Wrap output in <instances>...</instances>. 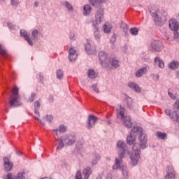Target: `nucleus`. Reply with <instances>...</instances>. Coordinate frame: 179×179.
Listing matches in <instances>:
<instances>
[{
	"label": "nucleus",
	"mask_w": 179,
	"mask_h": 179,
	"mask_svg": "<svg viewBox=\"0 0 179 179\" xmlns=\"http://www.w3.org/2000/svg\"><path fill=\"white\" fill-rule=\"evenodd\" d=\"M20 36H22V37H24V40L27 41L29 45H33V41H31V39L29 38V34H27L26 30L21 29L20 31Z\"/></svg>",
	"instance_id": "2eb2a0df"
},
{
	"label": "nucleus",
	"mask_w": 179,
	"mask_h": 179,
	"mask_svg": "<svg viewBox=\"0 0 179 179\" xmlns=\"http://www.w3.org/2000/svg\"><path fill=\"white\" fill-rule=\"evenodd\" d=\"M117 147L119 149V157H125L129 153L128 151V148L127 147V144H125L124 141H118L117 142Z\"/></svg>",
	"instance_id": "20e7f679"
},
{
	"label": "nucleus",
	"mask_w": 179,
	"mask_h": 179,
	"mask_svg": "<svg viewBox=\"0 0 179 179\" xmlns=\"http://www.w3.org/2000/svg\"><path fill=\"white\" fill-rule=\"evenodd\" d=\"M38 5H40V3H39L38 1H36V2L34 3V6H35L36 8H37V7L38 6Z\"/></svg>",
	"instance_id": "680f3d73"
},
{
	"label": "nucleus",
	"mask_w": 179,
	"mask_h": 179,
	"mask_svg": "<svg viewBox=\"0 0 179 179\" xmlns=\"http://www.w3.org/2000/svg\"><path fill=\"white\" fill-rule=\"evenodd\" d=\"M90 3L92 5V6H96V5H100V1L99 0H89Z\"/></svg>",
	"instance_id": "ea45409f"
},
{
	"label": "nucleus",
	"mask_w": 179,
	"mask_h": 179,
	"mask_svg": "<svg viewBox=\"0 0 179 179\" xmlns=\"http://www.w3.org/2000/svg\"><path fill=\"white\" fill-rule=\"evenodd\" d=\"M6 179H16V178L11 173H8Z\"/></svg>",
	"instance_id": "3c124183"
},
{
	"label": "nucleus",
	"mask_w": 179,
	"mask_h": 179,
	"mask_svg": "<svg viewBox=\"0 0 179 179\" xmlns=\"http://www.w3.org/2000/svg\"><path fill=\"white\" fill-rule=\"evenodd\" d=\"M140 136V144L138 143H134L136 136ZM127 143L133 145V152L129 154L131 159V164L136 166L141 159V148L146 149V143H148V137L146 134H143L141 127H134L130 132V135L127 137Z\"/></svg>",
	"instance_id": "f257e3e1"
},
{
	"label": "nucleus",
	"mask_w": 179,
	"mask_h": 179,
	"mask_svg": "<svg viewBox=\"0 0 179 179\" xmlns=\"http://www.w3.org/2000/svg\"><path fill=\"white\" fill-rule=\"evenodd\" d=\"M39 80L41 83H43L44 82V76H43V73H39Z\"/></svg>",
	"instance_id": "864d4df0"
},
{
	"label": "nucleus",
	"mask_w": 179,
	"mask_h": 179,
	"mask_svg": "<svg viewBox=\"0 0 179 179\" xmlns=\"http://www.w3.org/2000/svg\"><path fill=\"white\" fill-rule=\"evenodd\" d=\"M31 36L34 40H37V38L38 37V31L37 29L34 30L31 33Z\"/></svg>",
	"instance_id": "4c0bfd02"
},
{
	"label": "nucleus",
	"mask_w": 179,
	"mask_h": 179,
	"mask_svg": "<svg viewBox=\"0 0 179 179\" xmlns=\"http://www.w3.org/2000/svg\"><path fill=\"white\" fill-rule=\"evenodd\" d=\"M154 80H159V74L153 75Z\"/></svg>",
	"instance_id": "bf43d9fd"
},
{
	"label": "nucleus",
	"mask_w": 179,
	"mask_h": 179,
	"mask_svg": "<svg viewBox=\"0 0 179 179\" xmlns=\"http://www.w3.org/2000/svg\"><path fill=\"white\" fill-rule=\"evenodd\" d=\"M156 135L159 139H162L163 141H166L167 139V134L163 133L162 131H157Z\"/></svg>",
	"instance_id": "cd10ccee"
},
{
	"label": "nucleus",
	"mask_w": 179,
	"mask_h": 179,
	"mask_svg": "<svg viewBox=\"0 0 179 179\" xmlns=\"http://www.w3.org/2000/svg\"><path fill=\"white\" fill-rule=\"evenodd\" d=\"M123 124L126 128H131L132 127V122L131 121V117L125 116L124 118L122 119Z\"/></svg>",
	"instance_id": "f3484780"
},
{
	"label": "nucleus",
	"mask_w": 179,
	"mask_h": 179,
	"mask_svg": "<svg viewBox=\"0 0 179 179\" xmlns=\"http://www.w3.org/2000/svg\"><path fill=\"white\" fill-rule=\"evenodd\" d=\"M166 174L165 176V179H176V176L177 173L174 169L173 165H167L166 167Z\"/></svg>",
	"instance_id": "423d86ee"
},
{
	"label": "nucleus",
	"mask_w": 179,
	"mask_h": 179,
	"mask_svg": "<svg viewBox=\"0 0 179 179\" xmlns=\"http://www.w3.org/2000/svg\"><path fill=\"white\" fill-rule=\"evenodd\" d=\"M151 48L152 51H156L157 52H160L164 48L163 45V42L159 40H154L151 43Z\"/></svg>",
	"instance_id": "0eeeda50"
},
{
	"label": "nucleus",
	"mask_w": 179,
	"mask_h": 179,
	"mask_svg": "<svg viewBox=\"0 0 179 179\" xmlns=\"http://www.w3.org/2000/svg\"><path fill=\"white\" fill-rule=\"evenodd\" d=\"M165 113L166 114V115H169L171 120H173V121H176V122L179 123V113H177L176 111L171 113V110H170V109H166L165 110Z\"/></svg>",
	"instance_id": "9d476101"
},
{
	"label": "nucleus",
	"mask_w": 179,
	"mask_h": 179,
	"mask_svg": "<svg viewBox=\"0 0 179 179\" xmlns=\"http://www.w3.org/2000/svg\"><path fill=\"white\" fill-rule=\"evenodd\" d=\"M104 33H110L111 31V28L110 27H108L106 24H104L103 27Z\"/></svg>",
	"instance_id": "a19ab883"
},
{
	"label": "nucleus",
	"mask_w": 179,
	"mask_h": 179,
	"mask_svg": "<svg viewBox=\"0 0 179 179\" xmlns=\"http://www.w3.org/2000/svg\"><path fill=\"white\" fill-rule=\"evenodd\" d=\"M53 132H55L57 136H58V129H53Z\"/></svg>",
	"instance_id": "e2e57ef3"
},
{
	"label": "nucleus",
	"mask_w": 179,
	"mask_h": 179,
	"mask_svg": "<svg viewBox=\"0 0 179 179\" xmlns=\"http://www.w3.org/2000/svg\"><path fill=\"white\" fill-rule=\"evenodd\" d=\"M7 25H8V27H9V29H11L12 30H15L16 29V25H13V24L10 22H8Z\"/></svg>",
	"instance_id": "de8ad7c7"
},
{
	"label": "nucleus",
	"mask_w": 179,
	"mask_h": 179,
	"mask_svg": "<svg viewBox=\"0 0 179 179\" xmlns=\"http://www.w3.org/2000/svg\"><path fill=\"white\" fill-rule=\"evenodd\" d=\"M155 7H151L150 8V13H151V15L154 18L155 22H160L161 19L159 17V15H157V9L155 10L153 9Z\"/></svg>",
	"instance_id": "dca6fc26"
},
{
	"label": "nucleus",
	"mask_w": 179,
	"mask_h": 179,
	"mask_svg": "<svg viewBox=\"0 0 179 179\" xmlns=\"http://www.w3.org/2000/svg\"><path fill=\"white\" fill-rule=\"evenodd\" d=\"M3 167L5 171H11L13 169V162L9 160V158L5 157L3 159Z\"/></svg>",
	"instance_id": "9b49d317"
},
{
	"label": "nucleus",
	"mask_w": 179,
	"mask_h": 179,
	"mask_svg": "<svg viewBox=\"0 0 179 179\" xmlns=\"http://www.w3.org/2000/svg\"><path fill=\"white\" fill-rule=\"evenodd\" d=\"M75 179H82V172H80V171H77Z\"/></svg>",
	"instance_id": "a18cd8bd"
},
{
	"label": "nucleus",
	"mask_w": 179,
	"mask_h": 179,
	"mask_svg": "<svg viewBox=\"0 0 179 179\" xmlns=\"http://www.w3.org/2000/svg\"><path fill=\"white\" fill-rule=\"evenodd\" d=\"M155 64L159 66V68H164V62L159 57H156L155 59Z\"/></svg>",
	"instance_id": "a878e982"
},
{
	"label": "nucleus",
	"mask_w": 179,
	"mask_h": 179,
	"mask_svg": "<svg viewBox=\"0 0 179 179\" xmlns=\"http://www.w3.org/2000/svg\"><path fill=\"white\" fill-rule=\"evenodd\" d=\"M34 97H36V93L33 92L31 94V97L29 98V101H31V103H33V101H34Z\"/></svg>",
	"instance_id": "603ef678"
},
{
	"label": "nucleus",
	"mask_w": 179,
	"mask_h": 179,
	"mask_svg": "<svg viewBox=\"0 0 179 179\" xmlns=\"http://www.w3.org/2000/svg\"><path fill=\"white\" fill-rule=\"evenodd\" d=\"M99 120V118L94 115H90L88 117V125L87 129H92L94 125H96V122Z\"/></svg>",
	"instance_id": "f8f14e48"
},
{
	"label": "nucleus",
	"mask_w": 179,
	"mask_h": 179,
	"mask_svg": "<svg viewBox=\"0 0 179 179\" xmlns=\"http://www.w3.org/2000/svg\"><path fill=\"white\" fill-rule=\"evenodd\" d=\"M129 31L132 36H138V33H139V30L136 27L130 29Z\"/></svg>",
	"instance_id": "2f4dec72"
},
{
	"label": "nucleus",
	"mask_w": 179,
	"mask_h": 179,
	"mask_svg": "<svg viewBox=\"0 0 179 179\" xmlns=\"http://www.w3.org/2000/svg\"><path fill=\"white\" fill-rule=\"evenodd\" d=\"M127 103L129 108H132L134 107V102L132 101V98L128 97L127 99Z\"/></svg>",
	"instance_id": "72a5a7b5"
},
{
	"label": "nucleus",
	"mask_w": 179,
	"mask_h": 179,
	"mask_svg": "<svg viewBox=\"0 0 179 179\" xmlns=\"http://www.w3.org/2000/svg\"><path fill=\"white\" fill-rule=\"evenodd\" d=\"M58 143L57 150H61V149H64L65 144L64 143V138H57L56 140Z\"/></svg>",
	"instance_id": "393cba45"
},
{
	"label": "nucleus",
	"mask_w": 179,
	"mask_h": 179,
	"mask_svg": "<svg viewBox=\"0 0 179 179\" xmlns=\"http://www.w3.org/2000/svg\"><path fill=\"white\" fill-rule=\"evenodd\" d=\"M179 66V62L177 61H172L169 64V69H177Z\"/></svg>",
	"instance_id": "bb28decb"
},
{
	"label": "nucleus",
	"mask_w": 179,
	"mask_h": 179,
	"mask_svg": "<svg viewBox=\"0 0 179 179\" xmlns=\"http://www.w3.org/2000/svg\"><path fill=\"white\" fill-rule=\"evenodd\" d=\"M116 40H117V38L115 37V35H113V36L110 38V43H111L112 44H114V43H115V41H116Z\"/></svg>",
	"instance_id": "6e6d98bb"
},
{
	"label": "nucleus",
	"mask_w": 179,
	"mask_h": 179,
	"mask_svg": "<svg viewBox=\"0 0 179 179\" xmlns=\"http://www.w3.org/2000/svg\"><path fill=\"white\" fill-rule=\"evenodd\" d=\"M66 127L64 126V125H60L59 127V132H62V133H64V132H66Z\"/></svg>",
	"instance_id": "37998d69"
},
{
	"label": "nucleus",
	"mask_w": 179,
	"mask_h": 179,
	"mask_svg": "<svg viewBox=\"0 0 179 179\" xmlns=\"http://www.w3.org/2000/svg\"><path fill=\"white\" fill-rule=\"evenodd\" d=\"M46 120L50 123L52 122V120H54V117L52 115H46Z\"/></svg>",
	"instance_id": "8fccbe9b"
},
{
	"label": "nucleus",
	"mask_w": 179,
	"mask_h": 179,
	"mask_svg": "<svg viewBox=\"0 0 179 179\" xmlns=\"http://www.w3.org/2000/svg\"><path fill=\"white\" fill-rule=\"evenodd\" d=\"M107 1V0H99L100 3H103L104 2Z\"/></svg>",
	"instance_id": "0e129e2a"
},
{
	"label": "nucleus",
	"mask_w": 179,
	"mask_h": 179,
	"mask_svg": "<svg viewBox=\"0 0 179 179\" xmlns=\"http://www.w3.org/2000/svg\"><path fill=\"white\" fill-rule=\"evenodd\" d=\"M169 28L172 31H177L179 29V23L177 20L174 19H171L169 20Z\"/></svg>",
	"instance_id": "4468645a"
},
{
	"label": "nucleus",
	"mask_w": 179,
	"mask_h": 179,
	"mask_svg": "<svg viewBox=\"0 0 179 179\" xmlns=\"http://www.w3.org/2000/svg\"><path fill=\"white\" fill-rule=\"evenodd\" d=\"M173 108H175V110H178L179 109V99H178L174 105H173Z\"/></svg>",
	"instance_id": "09e8293b"
},
{
	"label": "nucleus",
	"mask_w": 179,
	"mask_h": 179,
	"mask_svg": "<svg viewBox=\"0 0 179 179\" xmlns=\"http://www.w3.org/2000/svg\"><path fill=\"white\" fill-rule=\"evenodd\" d=\"M83 10L85 16H87V15H89V13L92 12V7L90 6V5L87 4L84 6Z\"/></svg>",
	"instance_id": "c756f323"
},
{
	"label": "nucleus",
	"mask_w": 179,
	"mask_h": 179,
	"mask_svg": "<svg viewBox=\"0 0 179 179\" xmlns=\"http://www.w3.org/2000/svg\"><path fill=\"white\" fill-rule=\"evenodd\" d=\"M168 94H169V97L171 99H172V100H176V99H177L176 95L174 94H173V92H171V91L170 90L168 92Z\"/></svg>",
	"instance_id": "c03bdc74"
},
{
	"label": "nucleus",
	"mask_w": 179,
	"mask_h": 179,
	"mask_svg": "<svg viewBox=\"0 0 179 179\" xmlns=\"http://www.w3.org/2000/svg\"><path fill=\"white\" fill-rule=\"evenodd\" d=\"M99 57L100 64L103 68H108L110 64L113 68H118V66H120V62L117 58L112 57L108 59V55L104 52H100L99 53Z\"/></svg>",
	"instance_id": "f03ea898"
},
{
	"label": "nucleus",
	"mask_w": 179,
	"mask_h": 179,
	"mask_svg": "<svg viewBox=\"0 0 179 179\" xmlns=\"http://www.w3.org/2000/svg\"><path fill=\"white\" fill-rule=\"evenodd\" d=\"M92 168L90 166H87L84 170H83V176H84V179H89V177L92 175Z\"/></svg>",
	"instance_id": "aec40b11"
},
{
	"label": "nucleus",
	"mask_w": 179,
	"mask_h": 179,
	"mask_svg": "<svg viewBox=\"0 0 179 179\" xmlns=\"http://www.w3.org/2000/svg\"><path fill=\"white\" fill-rule=\"evenodd\" d=\"M64 4V6H66L67 9H69V10H72L73 9V6H72V4H71L69 2L65 1Z\"/></svg>",
	"instance_id": "58836bf2"
},
{
	"label": "nucleus",
	"mask_w": 179,
	"mask_h": 179,
	"mask_svg": "<svg viewBox=\"0 0 179 179\" xmlns=\"http://www.w3.org/2000/svg\"><path fill=\"white\" fill-rule=\"evenodd\" d=\"M101 157L100 156V155H99V154L95 155L96 159H94L92 162V165L96 166V164H97V160H100Z\"/></svg>",
	"instance_id": "c9c22d12"
},
{
	"label": "nucleus",
	"mask_w": 179,
	"mask_h": 179,
	"mask_svg": "<svg viewBox=\"0 0 179 179\" xmlns=\"http://www.w3.org/2000/svg\"><path fill=\"white\" fill-rule=\"evenodd\" d=\"M92 89L95 93H100V90H99V88H97V84H93L92 85Z\"/></svg>",
	"instance_id": "79ce46f5"
},
{
	"label": "nucleus",
	"mask_w": 179,
	"mask_h": 179,
	"mask_svg": "<svg viewBox=\"0 0 179 179\" xmlns=\"http://www.w3.org/2000/svg\"><path fill=\"white\" fill-rule=\"evenodd\" d=\"M92 26L94 29V38H95V39L99 41V40H100V37H101L100 31H99V27L97 25L94 24V23H93Z\"/></svg>",
	"instance_id": "4be33fe9"
},
{
	"label": "nucleus",
	"mask_w": 179,
	"mask_h": 179,
	"mask_svg": "<svg viewBox=\"0 0 179 179\" xmlns=\"http://www.w3.org/2000/svg\"><path fill=\"white\" fill-rule=\"evenodd\" d=\"M122 174L124 178H128V168L123 167L122 169Z\"/></svg>",
	"instance_id": "e433bc0d"
},
{
	"label": "nucleus",
	"mask_w": 179,
	"mask_h": 179,
	"mask_svg": "<svg viewBox=\"0 0 179 179\" xmlns=\"http://www.w3.org/2000/svg\"><path fill=\"white\" fill-rule=\"evenodd\" d=\"M35 120H37L38 122L41 124V125H43V126L45 125V124L41 121V120H40V119H38V118H37L36 117H35Z\"/></svg>",
	"instance_id": "13d9d810"
},
{
	"label": "nucleus",
	"mask_w": 179,
	"mask_h": 179,
	"mask_svg": "<svg viewBox=\"0 0 179 179\" xmlns=\"http://www.w3.org/2000/svg\"><path fill=\"white\" fill-rule=\"evenodd\" d=\"M122 159H124V157H120L119 158H115V164L113 166V170H117V169L121 167V162H122Z\"/></svg>",
	"instance_id": "6ab92c4d"
},
{
	"label": "nucleus",
	"mask_w": 179,
	"mask_h": 179,
	"mask_svg": "<svg viewBox=\"0 0 179 179\" xmlns=\"http://www.w3.org/2000/svg\"><path fill=\"white\" fill-rule=\"evenodd\" d=\"M24 174V172L18 173L15 179H24V176H23Z\"/></svg>",
	"instance_id": "49530a36"
},
{
	"label": "nucleus",
	"mask_w": 179,
	"mask_h": 179,
	"mask_svg": "<svg viewBox=\"0 0 179 179\" xmlns=\"http://www.w3.org/2000/svg\"><path fill=\"white\" fill-rule=\"evenodd\" d=\"M166 40H167L168 41H170V37L166 36Z\"/></svg>",
	"instance_id": "338daca9"
},
{
	"label": "nucleus",
	"mask_w": 179,
	"mask_h": 179,
	"mask_svg": "<svg viewBox=\"0 0 179 179\" xmlns=\"http://www.w3.org/2000/svg\"><path fill=\"white\" fill-rule=\"evenodd\" d=\"M63 141L66 146H72L76 142V136L75 135H66L63 138Z\"/></svg>",
	"instance_id": "1a4fd4ad"
},
{
	"label": "nucleus",
	"mask_w": 179,
	"mask_h": 179,
	"mask_svg": "<svg viewBox=\"0 0 179 179\" xmlns=\"http://www.w3.org/2000/svg\"><path fill=\"white\" fill-rule=\"evenodd\" d=\"M57 79H62L64 78V73L61 69H59L56 72Z\"/></svg>",
	"instance_id": "f704fd0d"
},
{
	"label": "nucleus",
	"mask_w": 179,
	"mask_h": 179,
	"mask_svg": "<svg viewBox=\"0 0 179 179\" xmlns=\"http://www.w3.org/2000/svg\"><path fill=\"white\" fill-rule=\"evenodd\" d=\"M19 87L14 86L12 90V94L10 95V101L8 104L10 107H20L22 103L19 101Z\"/></svg>",
	"instance_id": "7ed1b4c3"
},
{
	"label": "nucleus",
	"mask_w": 179,
	"mask_h": 179,
	"mask_svg": "<svg viewBox=\"0 0 179 179\" xmlns=\"http://www.w3.org/2000/svg\"><path fill=\"white\" fill-rule=\"evenodd\" d=\"M120 27L122 29L125 36H127L128 34V24L124 22H121Z\"/></svg>",
	"instance_id": "7c9ffc66"
},
{
	"label": "nucleus",
	"mask_w": 179,
	"mask_h": 179,
	"mask_svg": "<svg viewBox=\"0 0 179 179\" xmlns=\"http://www.w3.org/2000/svg\"><path fill=\"white\" fill-rule=\"evenodd\" d=\"M117 113L118 117H121V120H124L125 118V108L122 107V106L120 105V108L117 109Z\"/></svg>",
	"instance_id": "412c9836"
},
{
	"label": "nucleus",
	"mask_w": 179,
	"mask_h": 179,
	"mask_svg": "<svg viewBox=\"0 0 179 179\" xmlns=\"http://www.w3.org/2000/svg\"><path fill=\"white\" fill-rule=\"evenodd\" d=\"M88 78L90 79H96V78H97V73L93 69H90L88 71Z\"/></svg>",
	"instance_id": "c85d7f7f"
},
{
	"label": "nucleus",
	"mask_w": 179,
	"mask_h": 179,
	"mask_svg": "<svg viewBox=\"0 0 179 179\" xmlns=\"http://www.w3.org/2000/svg\"><path fill=\"white\" fill-rule=\"evenodd\" d=\"M11 3L14 6L19 5V0H11Z\"/></svg>",
	"instance_id": "5fc2aeb1"
},
{
	"label": "nucleus",
	"mask_w": 179,
	"mask_h": 179,
	"mask_svg": "<svg viewBox=\"0 0 179 179\" xmlns=\"http://www.w3.org/2000/svg\"><path fill=\"white\" fill-rule=\"evenodd\" d=\"M104 19V9L101 6L98 7L96 13H95V22L96 26L100 24Z\"/></svg>",
	"instance_id": "39448f33"
},
{
	"label": "nucleus",
	"mask_w": 179,
	"mask_h": 179,
	"mask_svg": "<svg viewBox=\"0 0 179 179\" xmlns=\"http://www.w3.org/2000/svg\"><path fill=\"white\" fill-rule=\"evenodd\" d=\"M0 54L3 57V58H6L8 57V52H6V50L2 49V45H0Z\"/></svg>",
	"instance_id": "473e14b6"
},
{
	"label": "nucleus",
	"mask_w": 179,
	"mask_h": 179,
	"mask_svg": "<svg viewBox=\"0 0 179 179\" xmlns=\"http://www.w3.org/2000/svg\"><path fill=\"white\" fill-rule=\"evenodd\" d=\"M147 72L148 68L143 67L136 72L135 76H136V78H142V76H143V75H145V73H146Z\"/></svg>",
	"instance_id": "a211bd4d"
},
{
	"label": "nucleus",
	"mask_w": 179,
	"mask_h": 179,
	"mask_svg": "<svg viewBox=\"0 0 179 179\" xmlns=\"http://www.w3.org/2000/svg\"><path fill=\"white\" fill-rule=\"evenodd\" d=\"M74 37H75V34H70L69 38L71 40H73Z\"/></svg>",
	"instance_id": "052dcab7"
},
{
	"label": "nucleus",
	"mask_w": 179,
	"mask_h": 179,
	"mask_svg": "<svg viewBox=\"0 0 179 179\" xmlns=\"http://www.w3.org/2000/svg\"><path fill=\"white\" fill-rule=\"evenodd\" d=\"M40 101H41V99L36 101L34 104V113L38 117H40V112H38V108H40V106H41Z\"/></svg>",
	"instance_id": "b1692460"
},
{
	"label": "nucleus",
	"mask_w": 179,
	"mask_h": 179,
	"mask_svg": "<svg viewBox=\"0 0 179 179\" xmlns=\"http://www.w3.org/2000/svg\"><path fill=\"white\" fill-rule=\"evenodd\" d=\"M173 38L177 39L179 37V34L177 31H173Z\"/></svg>",
	"instance_id": "4d7b16f0"
},
{
	"label": "nucleus",
	"mask_w": 179,
	"mask_h": 179,
	"mask_svg": "<svg viewBox=\"0 0 179 179\" xmlns=\"http://www.w3.org/2000/svg\"><path fill=\"white\" fill-rule=\"evenodd\" d=\"M76 58H78V52L73 48H70L69 52V59L72 62L73 61H76Z\"/></svg>",
	"instance_id": "ddd939ff"
},
{
	"label": "nucleus",
	"mask_w": 179,
	"mask_h": 179,
	"mask_svg": "<svg viewBox=\"0 0 179 179\" xmlns=\"http://www.w3.org/2000/svg\"><path fill=\"white\" fill-rule=\"evenodd\" d=\"M176 78H178V79H179V71H178V72L176 73Z\"/></svg>",
	"instance_id": "69168bd1"
},
{
	"label": "nucleus",
	"mask_w": 179,
	"mask_h": 179,
	"mask_svg": "<svg viewBox=\"0 0 179 179\" xmlns=\"http://www.w3.org/2000/svg\"><path fill=\"white\" fill-rule=\"evenodd\" d=\"M129 87L131 89H133V90H135L137 93H141V88L139 87V85H138L135 83H129L128 84Z\"/></svg>",
	"instance_id": "5701e85b"
},
{
	"label": "nucleus",
	"mask_w": 179,
	"mask_h": 179,
	"mask_svg": "<svg viewBox=\"0 0 179 179\" xmlns=\"http://www.w3.org/2000/svg\"><path fill=\"white\" fill-rule=\"evenodd\" d=\"M85 48L86 52L90 55L96 54V46L92 45V41L90 39H87V43L85 44Z\"/></svg>",
	"instance_id": "6e6552de"
}]
</instances>
